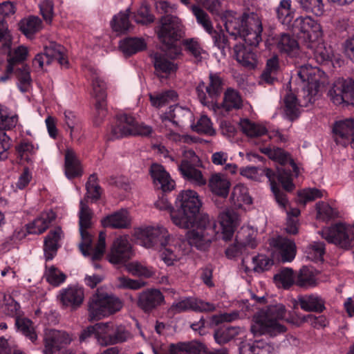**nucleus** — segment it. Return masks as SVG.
I'll list each match as a JSON object with an SVG mask.
<instances>
[{
	"label": "nucleus",
	"mask_w": 354,
	"mask_h": 354,
	"mask_svg": "<svg viewBox=\"0 0 354 354\" xmlns=\"http://www.w3.org/2000/svg\"><path fill=\"white\" fill-rule=\"evenodd\" d=\"M287 221L286 225V232L290 234H296L299 230L298 216L300 214V210L296 207H290L286 211Z\"/></svg>",
	"instance_id": "338daca9"
},
{
	"label": "nucleus",
	"mask_w": 354,
	"mask_h": 354,
	"mask_svg": "<svg viewBox=\"0 0 354 354\" xmlns=\"http://www.w3.org/2000/svg\"><path fill=\"white\" fill-rule=\"evenodd\" d=\"M297 75L302 84L300 95L303 96V101L299 103L295 94L290 91L284 97L283 113L290 120L299 116L300 106H308L316 100L327 82L326 74L323 71L308 64L301 66Z\"/></svg>",
	"instance_id": "7ed1b4c3"
},
{
	"label": "nucleus",
	"mask_w": 354,
	"mask_h": 354,
	"mask_svg": "<svg viewBox=\"0 0 354 354\" xmlns=\"http://www.w3.org/2000/svg\"><path fill=\"white\" fill-rule=\"evenodd\" d=\"M18 122L16 114L11 113L6 106H0V160L8 158L10 147V138L5 130L15 127Z\"/></svg>",
	"instance_id": "a211bd4d"
},
{
	"label": "nucleus",
	"mask_w": 354,
	"mask_h": 354,
	"mask_svg": "<svg viewBox=\"0 0 354 354\" xmlns=\"http://www.w3.org/2000/svg\"><path fill=\"white\" fill-rule=\"evenodd\" d=\"M284 315L285 306L281 304L260 310L254 317L251 332L254 336L268 335L271 337L284 333L285 326L278 322L279 319L284 318Z\"/></svg>",
	"instance_id": "39448f33"
},
{
	"label": "nucleus",
	"mask_w": 354,
	"mask_h": 354,
	"mask_svg": "<svg viewBox=\"0 0 354 354\" xmlns=\"http://www.w3.org/2000/svg\"><path fill=\"white\" fill-rule=\"evenodd\" d=\"M270 245L273 250V254L283 262L292 261L296 255L297 249L293 241L282 236H277L270 240Z\"/></svg>",
	"instance_id": "5701e85b"
},
{
	"label": "nucleus",
	"mask_w": 354,
	"mask_h": 354,
	"mask_svg": "<svg viewBox=\"0 0 354 354\" xmlns=\"http://www.w3.org/2000/svg\"><path fill=\"white\" fill-rule=\"evenodd\" d=\"M300 7L307 12H311L317 17L324 13V5L322 0H296Z\"/></svg>",
	"instance_id": "0e129e2a"
},
{
	"label": "nucleus",
	"mask_w": 354,
	"mask_h": 354,
	"mask_svg": "<svg viewBox=\"0 0 354 354\" xmlns=\"http://www.w3.org/2000/svg\"><path fill=\"white\" fill-rule=\"evenodd\" d=\"M353 129V119L350 118L337 122L333 127V133L336 142L344 146L351 142V147L354 149Z\"/></svg>",
	"instance_id": "393cba45"
},
{
	"label": "nucleus",
	"mask_w": 354,
	"mask_h": 354,
	"mask_svg": "<svg viewBox=\"0 0 354 354\" xmlns=\"http://www.w3.org/2000/svg\"><path fill=\"white\" fill-rule=\"evenodd\" d=\"M64 171L69 179L80 176L82 168L75 152L71 148H67L64 158Z\"/></svg>",
	"instance_id": "473e14b6"
},
{
	"label": "nucleus",
	"mask_w": 354,
	"mask_h": 354,
	"mask_svg": "<svg viewBox=\"0 0 354 354\" xmlns=\"http://www.w3.org/2000/svg\"><path fill=\"white\" fill-rule=\"evenodd\" d=\"M149 100L153 106L161 108L171 102L177 100V94L174 91H167L161 93H150Z\"/></svg>",
	"instance_id": "4d7b16f0"
},
{
	"label": "nucleus",
	"mask_w": 354,
	"mask_h": 354,
	"mask_svg": "<svg viewBox=\"0 0 354 354\" xmlns=\"http://www.w3.org/2000/svg\"><path fill=\"white\" fill-rule=\"evenodd\" d=\"M64 120L65 124L70 130V136L73 140L77 139L82 131L79 119L76 114L68 109L64 111Z\"/></svg>",
	"instance_id": "5fc2aeb1"
},
{
	"label": "nucleus",
	"mask_w": 354,
	"mask_h": 354,
	"mask_svg": "<svg viewBox=\"0 0 354 354\" xmlns=\"http://www.w3.org/2000/svg\"><path fill=\"white\" fill-rule=\"evenodd\" d=\"M11 35L8 30L7 24L0 21V42H1L3 50L7 54V64L15 67L24 62L28 56V49L26 46L21 45L17 48H11Z\"/></svg>",
	"instance_id": "4468645a"
},
{
	"label": "nucleus",
	"mask_w": 354,
	"mask_h": 354,
	"mask_svg": "<svg viewBox=\"0 0 354 354\" xmlns=\"http://www.w3.org/2000/svg\"><path fill=\"white\" fill-rule=\"evenodd\" d=\"M301 309L308 312H322L325 308L324 301L317 295H306L298 297Z\"/></svg>",
	"instance_id": "a18cd8bd"
},
{
	"label": "nucleus",
	"mask_w": 354,
	"mask_h": 354,
	"mask_svg": "<svg viewBox=\"0 0 354 354\" xmlns=\"http://www.w3.org/2000/svg\"><path fill=\"white\" fill-rule=\"evenodd\" d=\"M240 174L248 179L261 181L266 175L270 182L274 178V174L270 169H261L256 167L248 166L240 169Z\"/></svg>",
	"instance_id": "09e8293b"
},
{
	"label": "nucleus",
	"mask_w": 354,
	"mask_h": 354,
	"mask_svg": "<svg viewBox=\"0 0 354 354\" xmlns=\"http://www.w3.org/2000/svg\"><path fill=\"white\" fill-rule=\"evenodd\" d=\"M288 322L295 325H300L302 323L307 322L315 328H322L327 325L326 318L324 316L315 317L312 315H308L303 317H297L295 319L293 317L287 319Z\"/></svg>",
	"instance_id": "052dcab7"
},
{
	"label": "nucleus",
	"mask_w": 354,
	"mask_h": 354,
	"mask_svg": "<svg viewBox=\"0 0 354 354\" xmlns=\"http://www.w3.org/2000/svg\"><path fill=\"white\" fill-rule=\"evenodd\" d=\"M279 70V60L277 56L269 59L267 62L266 68L261 75V79L266 83L271 84L276 79Z\"/></svg>",
	"instance_id": "774afa93"
},
{
	"label": "nucleus",
	"mask_w": 354,
	"mask_h": 354,
	"mask_svg": "<svg viewBox=\"0 0 354 354\" xmlns=\"http://www.w3.org/2000/svg\"><path fill=\"white\" fill-rule=\"evenodd\" d=\"M239 354H275L273 344L263 339L245 344L239 348Z\"/></svg>",
	"instance_id": "c9c22d12"
},
{
	"label": "nucleus",
	"mask_w": 354,
	"mask_h": 354,
	"mask_svg": "<svg viewBox=\"0 0 354 354\" xmlns=\"http://www.w3.org/2000/svg\"><path fill=\"white\" fill-rule=\"evenodd\" d=\"M131 8H128L124 12H120L113 17L111 21V26L113 31L118 33H124L132 28L129 21Z\"/></svg>",
	"instance_id": "49530a36"
},
{
	"label": "nucleus",
	"mask_w": 354,
	"mask_h": 354,
	"mask_svg": "<svg viewBox=\"0 0 354 354\" xmlns=\"http://www.w3.org/2000/svg\"><path fill=\"white\" fill-rule=\"evenodd\" d=\"M277 48L290 57H295L299 55V46L297 41L288 34H283L275 39Z\"/></svg>",
	"instance_id": "37998d69"
},
{
	"label": "nucleus",
	"mask_w": 354,
	"mask_h": 354,
	"mask_svg": "<svg viewBox=\"0 0 354 354\" xmlns=\"http://www.w3.org/2000/svg\"><path fill=\"white\" fill-rule=\"evenodd\" d=\"M160 41L168 49L167 53H156L153 55V64L156 75L160 78H167L177 70V64L172 60L181 53L176 42L184 35L181 20L176 16L162 17L160 26L157 29Z\"/></svg>",
	"instance_id": "f03ea898"
},
{
	"label": "nucleus",
	"mask_w": 354,
	"mask_h": 354,
	"mask_svg": "<svg viewBox=\"0 0 354 354\" xmlns=\"http://www.w3.org/2000/svg\"><path fill=\"white\" fill-rule=\"evenodd\" d=\"M150 174L153 184L163 192H170L175 187V182L161 165L155 163L151 166Z\"/></svg>",
	"instance_id": "cd10ccee"
},
{
	"label": "nucleus",
	"mask_w": 354,
	"mask_h": 354,
	"mask_svg": "<svg viewBox=\"0 0 354 354\" xmlns=\"http://www.w3.org/2000/svg\"><path fill=\"white\" fill-rule=\"evenodd\" d=\"M260 150L263 153L267 155L270 159L281 165H285L288 162H290L295 176H297L299 175V168L296 164L291 160L289 155L283 149L280 148L272 149L270 147H263L261 148Z\"/></svg>",
	"instance_id": "c03bdc74"
},
{
	"label": "nucleus",
	"mask_w": 354,
	"mask_h": 354,
	"mask_svg": "<svg viewBox=\"0 0 354 354\" xmlns=\"http://www.w3.org/2000/svg\"><path fill=\"white\" fill-rule=\"evenodd\" d=\"M220 109L214 111L217 114L225 115L233 109H240L242 106V99L239 93L234 89L228 88L225 92L223 102L218 104Z\"/></svg>",
	"instance_id": "f704fd0d"
},
{
	"label": "nucleus",
	"mask_w": 354,
	"mask_h": 354,
	"mask_svg": "<svg viewBox=\"0 0 354 354\" xmlns=\"http://www.w3.org/2000/svg\"><path fill=\"white\" fill-rule=\"evenodd\" d=\"M156 206L160 209L168 208L173 224L188 230L186 237L191 245L200 250L210 247L214 230L209 216L200 212L202 202L196 192L192 189L180 192L176 196L174 207L164 199L156 202Z\"/></svg>",
	"instance_id": "f257e3e1"
},
{
	"label": "nucleus",
	"mask_w": 354,
	"mask_h": 354,
	"mask_svg": "<svg viewBox=\"0 0 354 354\" xmlns=\"http://www.w3.org/2000/svg\"><path fill=\"white\" fill-rule=\"evenodd\" d=\"M127 270L135 276L149 278L154 275L155 270L138 261H133L126 265Z\"/></svg>",
	"instance_id": "e2e57ef3"
},
{
	"label": "nucleus",
	"mask_w": 354,
	"mask_h": 354,
	"mask_svg": "<svg viewBox=\"0 0 354 354\" xmlns=\"http://www.w3.org/2000/svg\"><path fill=\"white\" fill-rule=\"evenodd\" d=\"M122 306V301L117 297L98 290L89 302V319H100L109 317L120 310Z\"/></svg>",
	"instance_id": "6e6552de"
},
{
	"label": "nucleus",
	"mask_w": 354,
	"mask_h": 354,
	"mask_svg": "<svg viewBox=\"0 0 354 354\" xmlns=\"http://www.w3.org/2000/svg\"><path fill=\"white\" fill-rule=\"evenodd\" d=\"M134 256L133 246L127 235L116 238L107 254V259L112 264H122Z\"/></svg>",
	"instance_id": "6ab92c4d"
},
{
	"label": "nucleus",
	"mask_w": 354,
	"mask_h": 354,
	"mask_svg": "<svg viewBox=\"0 0 354 354\" xmlns=\"http://www.w3.org/2000/svg\"><path fill=\"white\" fill-rule=\"evenodd\" d=\"M183 44L185 50L193 57L196 63H202L208 59V53L203 49L198 39H186L183 40Z\"/></svg>",
	"instance_id": "79ce46f5"
},
{
	"label": "nucleus",
	"mask_w": 354,
	"mask_h": 354,
	"mask_svg": "<svg viewBox=\"0 0 354 354\" xmlns=\"http://www.w3.org/2000/svg\"><path fill=\"white\" fill-rule=\"evenodd\" d=\"M55 213L50 210L43 212L32 222L27 225L28 234H39L43 233L49 226L50 223L55 219Z\"/></svg>",
	"instance_id": "4c0bfd02"
},
{
	"label": "nucleus",
	"mask_w": 354,
	"mask_h": 354,
	"mask_svg": "<svg viewBox=\"0 0 354 354\" xmlns=\"http://www.w3.org/2000/svg\"><path fill=\"white\" fill-rule=\"evenodd\" d=\"M42 28L41 19L37 17H30L22 19L19 23L20 30L28 38H32L33 35Z\"/></svg>",
	"instance_id": "3c124183"
},
{
	"label": "nucleus",
	"mask_w": 354,
	"mask_h": 354,
	"mask_svg": "<svg viewBox=\"0 0 354 354\" xmlns=\"http://www.w3.org/2000/svg\"><path fill=\"white\" fill-rule=\"evenodd\" d=\"M248 230V236L245 239V240L241 243L236 241V243L234 245H230L227 248L225 251L226 255L229 258H233L238 255L239 253L242 252V248L243 246H249L251 248H254L257 246V243L256 241L257 231L253 229H242L243 233H245V231Z\"/></svg>",
	"instance_id": "ea45409f"
},
{
	"label": "nucleus",
	"mask_w": 354,
	"mask_h": 354,
	"mask_svg": "<svg viewBox=\"0 0 354 354\" xmlns=\"http://www.w3.org/2000/svg\"><path fill=\"white\" fill-rule=\"evenodd\" d=\"M230 198L232 202L238 206L251 205L252 203L248 188L241 183L237 184L233 187Z\"/></svg>",
	"instance_id": "603ef678"
},
{
	"label": "nucleus",
	"mask_w": 354,
	"mask_h": 354,
	"mask_svg": "<svg viewBox=\"0 0 354 354\" xmlns=\"http://www.w3.org/2000/svg\"><path fill=\"white\" fill-rule=\"evenodd\" d=\"M230 186V180L226 175L222 173L212 174L209 180V187L211 192L224 198L227 196Z\"/></svg>",
	"instance_id": "72a5a7b5"
},
{
	"label": "nucleus",
	"mask_w": 354,
	"mask_h": 354,
	"mask_svg": "<svg viewBox=\"0 0 354 354\" xmlns=\"http://www.w3.org/2000/svg\"><path fill=\"white\" fill-rule=\"evenodd\" d=\"M299 30V38L306 47H314L321 41L323 30L320 24L311 17H299L295 21Z\"/></svg>",
	"instance_id": "9b49d317"
},
{
	"label": "nucleus",
	"mask_w": 354,
	"mask_h": 354,
	"mask_svg": "<svg viewBox=\"0 0 354 354\" xmlns=\"http://www.w3.org/2000/svg\"><path fill=\"white\" fill-rule=\"evenodd\" d=\"M312 50L314 54V57L317 62L319 64H324L332 59L333 50L330 46H327L322 41L317 42V45L314 47H307Z\"/></svg>",
	"instance_id": "13d9d810"
},
{
	"label": "nucleus",
	"mask_w": 354,
	"mask_h": 354,
	"mask_svg": "<svg viewBox=\"0 0 354 354\" xmlns=\"http://www.w3.org/2000/svg\"><path fill=\"white\" fill-rule=\"evenodd\" d=\"M39 148L38 144L32 143L26 139L21 140L15 146L17 157L21 161L28 163L33 161Z\"/></svg>",
	"instance_id": "58836bf2"
},
{
	"label": "nucleus",
	"mask_w": 354,
	"mask_h": 354,
	"mask_svg": "<svg viewBox=\"0 0 354 354\" xmlns=\"http://www.w3.org/2000/svg\"><path fill=\"white\" fill-rule=\"evenodd\" d=\"M278 19L290 27L295 17V10L292 8L290 0H281L276 10Z\"/></svg>",
	"instance_id": "8fccbe9b"
},
{
	"label": "nucleus",
	"mask_w": 354,
	"mask_h": 354,
	"mask_svg": "<svg viewBox=\"0 0 354 354\" xmlns=\"http://www.w3.org/2000/svg\"><path fill=\"white\" fill-rule=\"evenodd\" d=\"M15 326L18 331L28 337L32 342L35 343L37 339V335L35 332L32 322L27 318L21 316L15 318Z\"/></svg>",
	"instance_id": "864d4df0"
},
{
	"label": "nucleus",
	"mask_w": 354,
	"mask_h": 354,
	"mask_svg": "<svg viewBox=\"0 0 354 354\" xmlns=\"http://www.w3.org/2000/svg\"><path fill=\"white\" fill-rule=\"evenodd\" d=\"M93 336L101 346L113 345L127 341L131 337L130 333L122 325L113 322H100L88 326L82 330L80 339L85 341Z\"/></svg>",
	"instance_id": "0eeeda50"
},
{
	"label": "nucleus",
	"mask_w": 354,
	"mask_h": 354,
	"mask_svg": "<svg viewBox=\"0 0 354 354\" xmlns=\"http://www.w3.org/2000/svg\"><path fill=\"white\" fill-rule=\"evenodd\" d=\"M45 53L50 59L51 62L56 60L61 66H68V60L62 46L52 43L45 48Z\"/></svg>",
	"instance_id": "6e6d98bb"
},
{
	"label": "nucleus",
	"mask_w": 354,
	"mask_h": 354,
	"mask_svg": "<svg viewBox=\"0 0 354 354\" xmlns=\"http://www.w3.org/2000/svg\"><path fill=\"white\" fill-rule=\"evenodd\" d=\"M226 31L234 39L241 37L247 44L256 46L261 40L262 26L258 17L225 11L221 16Z\"/></svg>",
	"instance_id": "20e7f679"
},
{
	"label": "nucleus",
	"mask_w": 354,
	"mask_h": 354,
	"mask_svg": "<svg viewBox=\"0 0 354 354\" xmlns=\"http://www.w3.org/2000/svg\"><path fill=\"white\" fill-rule=\"evenodd\" d=\"M72 340L73 337L65 331L46 328L44 330L43 353L53 354L56 351L68 345Z\"/></svg>",
	"instance_id": "4be33fe9"
},
{
	"label": "nucleus",
	"mask_w": 354,
	"mask_h": 354,
	"mask_svg": "<svg viewBox=\"0 0 354 354\" xmlns=\"http://www.w3.org/2000/svg\"><path fill=\"white\" fill-rule=\"evenodd\" d=\"M164 302V296L158 289H148L139 294L138 304L145 311H151Z\"/></svg>",
	"instance_id": "c756f323"
},
{
	"label": "nucleus",
	"mask_w": 354,
	"mask_h": 354,
	"mask_svg": "<svg viewBox=\"0 0 354 354\" xmlns=\"http://www.w3.org/2000/svg\"><path fill=\"white\" fill-rule=\"evenodd\" d=\"M293 270L290 268H283L274 277V281L279 288H288L295 282Z\"/></svg>",
	"instance_id": "bf43d9fd"
},
{
	"label": "nucleus",
	"mask_w": 354,
	"mask_h": 354,
	"mask_svg": "<svg viewBox=\"0 0 354 354\" xmlns=\"http://www.w3.org/2000/svg\"><path fill=\"white\" fill-rule=\"evenodd\" d=\"M57 299L63 306L77 308L84 301V289L77 285L68 286L59 291Z\"/></svg>",
	"instance_id": "b1692460"
},
{
	"label": "nucleus",
	"mask_w": 354,
	"mask_h": 354,
	"mask_svg": "<svg viewBox=\"0 0 354 354\" xmlns=\"http://www.w3.org/2000/svg\"><path fill=\"white\" fill-rule=\"evenodd\" d=\"M135 236L140 245L153 249L158 245H164L171 236L163 225L156 224L138 228Z\"/></svg>",
	"instance_id": "1a4fd4ad"
},
{
	"label": "nucleus",
	"mask_w": 354,
	"mask_h": 354,
	"mask_svg": "<svg viewBox=\"0 0 354 354\" xmlns=\"http://www.w3.org/2000/svg\"><path fill=\"white\" fill-rule=\"evenodd\" d=\"M239 126L243 133L251 140L258 139L264 135H268L270 139H275L279 142L287 140L278 130H268L263 124L256 123L246 118L240 120Z\"/></svg>",
	"instance_id": "aec40b11"
},
{
	"label": "nucleus",
	"mask_w": 354,
	"mask_h": 354,
	"mask_svg": "<svg viewBox=\"0 0 354 354\" xmlns=\"http://www.w3.org/2000/svg\"><path fill=\"white\" fill-rule=\"evenodd\" d=\"M119 47L124 54L131 55L145 49L147 44L142 38L131 37L120 41Z\"/></svg>",
	"instance_id": "de8ad7c7"
},
{
	"label": "nucleus",
	"mask_w": 354,
	"mask_h": 354,
	"mask_svg": "<svg viewBox=\"0 0 354 354\" xmlns=\"http://www.w3.org/2000/svg\"><path fill=\"white\" fill-rule=\"evenodd\" d=\"M62 231L61 228L56 227L50 231L44 240V251L46 260L53 259L57 253L59 247V241L62 237Z\"/></svg>",
	"instance_id": "e433bc0d"
},
{
	"label": "nucleus",
	"mask_w": 354,
	"mask_h": 354,
	"mask_svg": "<svg viewBox=\"0 0 354 354\" xmlns=\"http://www.w3.org/2000/svg\"><path fill=\"white\" fill-rule=\"evenodd\" d=\"M241 331L239 327L223 326L218 329L214 333V339L219 344H223L230 341Z\"/></svg>",
	"instance_id": "680f3d73"
},
{
	"label": "nucleus",
	"mask_w": 354,
	"mask_h": 354,
	"mask_svg": "<svg viewBox=\"0 0 354 354\" xmlns=\"http://www.w3.org/2000/svg\"><path fill=\"white\" fill-rule=\"evenodd\" d=\"M296 283L300 287H310L316 284V279L313 271L307 268L303 267L297 275Z\"/></svg>",
	"instance_id": "69168bd1"
},
{
	"label": "nucleus",
	"mask_w": 354,
	"mask_h": 354,
	"mask_svg": "<svg viewBox=\"0 0 354 354\" xmlns=\"http://www.w3.org/2000/svg\"><path fill=\"white\" fill-rule=\"evenodd\" d=\"M161 246L159 256L167 266L176 265L189 252L190 246L195 247L189 243L187 239L178 236H171L167 243Z\"/></svg>",
	"instance_id": "9d476101"
},
{
	"label": "nucleus",
	"mask_w": 354,
	"mask_h": 354,
	"mask_svg": "<svg viewBox=\"0 0 354 354\" xmlns=\"http://www.w3.org/2000/svg\"><path fill=\"white\" fill-rule=\"evenodd\" d=\"M178 167L183 178L190 181L192 184L198 186L205 185L206 179L203 177L202 172L187 165V160H182Z\"/></svg>",
	"instance_id": "a19ab883"
},
{
	"label": "nucleus",
	"mask_w": 354,
	"mask_h": 354,
	"mask_svg": "<svg viewBox=\"0 0 354 354\" xmlns=\"http://www.w3.org/2000/svg\"><path fill=\"white\" fill-rule=\"evenodd\" d=\"M92 81V95L96 100L95 109L96 113L95 115L94 122L96 125L100 124L102 119L106 115V104L105 93V83L100 78L98 73L94 71L91 74Z\"/></svg>",
	"instance_id": "412c9836"
},
{
	"label": "nucleus",
	"mask_w": 354,
	"mask_h": 354,
	"mask_svg": "<svg viewBox=\"0 0 354 354\" xmlns=\"http://www.w3.org/2000/svg\"><path fill=\"white\" fill-rule=\"evenodd\" d=\"M210 223L212 224V227L214 230V236L211 241V243L212 241L220 239L227 241L232 238L235 229L239 225V215L234 211L230 209L222 212L218 216L220 225L218 230L216 229L214 221L210 220Z\"/></svg>",
	"instance_id": "dca6fc26"
},
{
	"label": "nucleus",
	"mask_w": 354,
	"mask_h": 354,
	"mask_svg": "<svg viewBox=\"0 0 354 354\" xmlns=\"http://www.w3.org/2000/svg\"><path fill=\"white\" fill-rule=\"evenodd\" d=\"M273 260L265 254H259L252 257L251 261L243 260L242 269L246 274L263 272L271 268Z\"/></svg>",
	"instance_id": "7c9ffc66"
},
{
	"label": "nucleus",
	"mask_w": 354,
	"mask_h": 354,
	"mask_svg": "<svg viewBox=\"0 0 354 354\" xmlns=\"http://www.w3.org/2000/svg\"><path fill=\"white\" fill-rule=\"evenodd\" d=\"M92 213L85 201L82 200L80 203V231L82 241L80 249L82 254L92 261L100 259L104 254L106 248V234L101 232L99 234L98 241L95 249L91 247L92 239L88 232L91 226Z\"/></svg>",
	"instance_id": "423d86ee"
},
{
	"label": "nucleus",
	"mask_w": 354,
	"mask_h": 354,
	"mask_svg": "<svg viewBox=\"0 0 354 354\" xmlns=\"http://www.w3.org/2000/svg\"><path fill=\"white\" fill-rule=\"evenodd\" d=\"M101 222L104 227L126 229L131 226V218L127 209H121L107 215Z\"/></svg>",
	"instance_id": "c85d7f7f"
},
{
	"label": "nucleus",
	"mask_w": 354,
	"mask_h": 354,
	"mask_svg": "<svg viewBox=\"0 0 354 354\" xmlns=\"http://www.w3.org/2000/svg\"><path fill=\"white\" fill-rule=\"evenodd\" d=\"M330 100L337 105L354 104V79L339 78L335 81L328 91Z\"/></svg>",
	"instance_id": "f3484780"
},
{
	"label": "nucleus",
	"mask_w": 354,
	"mask_h": 354,
	"mask_svg": "<svg viewBox=\"0 0 354 354\" xmlns=\"http://www.w3.org/2000/svg\"><path fill=\"white\" fill-rule=\"evenodd\" d=\"M322 236L328 243L348 249L354 240V224L338 223L322 231Z\"/></svg>",
	"instance_id": "2eb2a0df"
},
{
	"label": "nucleus",
	"mask_w": 354,
	"mask_h": 354,
	"mask_svg": "<svg viewBox=\"0 0 354 354\" xmlns=\"http://www.w3.org/2000/svg\"><path fill=\"white\" fill-rule=\"evenodd\" d=\"M222 85L220 76L210 73L209 85L206 86L204 82H201L196 87L198 97L201 104L207 106L214 111H216V109H219L218 104L215 100L221 93Z\"/></svg>",
	"instance_id": "ddd939ff"
},
{
	"label": "nucleus",
	"mask_w": 354,
	"mask_h": 354,
	"mask_svg": "<svg viewBox=\"0 0 354 354\" xmlns=\"http://www.w3.org/2000/svg\"><path fill=\"white\" fill-rule=\"evenodd\" d=\"M216 308L214 304L205 302L201 299L185 298L173 304L171 310L174 313H180L187 310L195 311H213Z\"/></svg>",
	"instance_id": "bb28decb"
},
{
	"label": "nucleus",
	"mask_w": 354,
	"mask_h": 354,
	"mask_svg": "<svg viewBox=\"0 0 354 354\" xmlns=\"http://www.w3.org/2000/svg\"><path fill=\"white\" fill-rule=\"evenodd\" d=\"M111 132L113 138H120L130 135L149 136L152 129L142 123L138 124L132 116L123 114L118 118Z\"/></svg>",
	"instance_id": "f8f14e48"
},
{
	"label": "nucleus",
	"mask_w": 354,
	"mask_h": 354,
	"mask_svg": "<svg viewBox=\"0 0 354 354\" xmlns=\"http://www.w3.org/2000/svg\"><path fill=\"white\" fill-rule=\"evenodd\" d=\"M192 112L186 108L179 106L169 107V111L161 115V119L167 127H182L185 120H191Z\"/></svg>",
	"instance_id": "a878e982"
},
{
	"label": "nucleus",
	"mask_w": 354,
	"mask_h": 354,
	"mask_svg": "<svg viewBox=\"0 0 354 354\" xmlns=\"http://www.w3.org/2000/svg\"><path fill=\"white\" fill-rule=\"evenodd\" d=\"M234 50L236 61L243 66L248 69H254L259 64L257 56L250 48L236 44Z\"/></svg>",
	"instance_id": "2f4dec72"
}]
</instances>
